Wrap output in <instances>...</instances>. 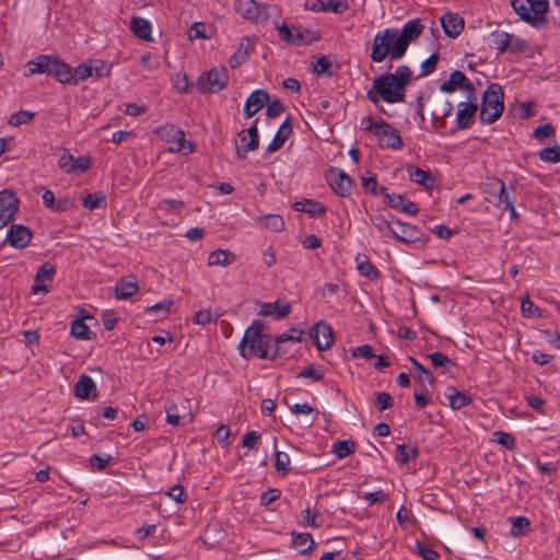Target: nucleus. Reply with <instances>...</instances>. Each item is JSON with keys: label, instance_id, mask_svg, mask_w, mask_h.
Wrapping results in <instances>:
<instances>
[{"label": "nucleus", "instance_id": "obj_1", "mask_svg": "<svg viewBox=\"0 0 560 560\" xmlns=\"http://www.w3.org/2000/svg\"><path fill=\"white\" fill-rule=\"evenodd\" d=\"M423 31L420 20H410L398 31L396 28H386L383 33L374 36L371 59L374 62H382L387 56L392 60L402 58L409 44L417 39Z\"/></svg>", "mask_w": 560, "mask_h": 560}, {"label": "nucleus", "instance_id": "obj_2", "mask_svg": "<svg viewBox=\"0 0 560 560\" xmlns=\"http://www.w3.org/2000/svg\"><path fill=\"white\" fill-rule=\"evenodd\" d=\"M412 78L408 66H399L394 73H384L373 79L368 98L376 104L378 101L394 104L405 102L406 86Z\"/></svg>", "mask_w": 560, "mask_h": 560}, {"label": "nucleus", "instance_id": "obj_3", "mask_svg": "<svg viewBox=\"0 0 560 560\" xmlns=\"http://www.w3.org/2000/svg\"><path fill=\"white\" fill-rule=\"evenodd\" d=\"M264 324L259 319L246 328L244 336L238 345L240 355L244 359L259 358L275 360V343L270 335L262 332Z\"/></svg>", "mask_w": 560, "mask_h": 560}, {"label": "nucleus", "instance_id": "obj_4", "mask_svg": "<svg viewBox=\"0 0 560 560\" xmlns=\"http://www.w3.org/2000/svg\"><path fill=\"white\" fill-rule=\"evenodd\" d=\"M361 127L363 130L372 131L380 139L381 147H386L393 150H397L402 147L401 137L397 129L383 120L376 121L371 116L363 117L361 120Z\"/></svg>", "mask_w": 560, "mask_h": 560}, {"label": "nucleus", "instance_id": "obj_5", "mask_svg": "<svg viewBox=\"0 0 560 560\" xmlns=\"http://www.w3.org/2000/svg\"><path fill=\"white\" fill-rule=\"evenodd\" d=\"M515 13L533 26L545 23V15L548 12V0H511Z\"/></svg>", "mask_w": 560, "mask_h": 560}, {"label": "nucleus", "instance_id": "obj_6", "mask_svg": "<svg viewBox=\"0 0 560 560\" xmlns=\"http://www.w3.org/2000/svg\"><path fill=\"white\" fill-rule=\"evenodd\" d=\"M456 89L462 90L467 96V100L464 102H459L458 105H477L476 103L478 98L476 90L472 83L459 70L453 71L450 74L448 80L443 82L440 86V90L445 93H452Z\"/></svg>", "mask_w": 560, "mask_h": 560}, {"label": "nucleus", "instance_id": "obj_7", "mask_svg": "<svg viewBox=\"0 0 560 560\" xmlns=\"http://www.w3.org/2000/svg\"><path fill=\"white\" fill-rule=\"evenodd\" d=\"M228 82L229 74L226 68H213L198 78L196 89L202 94L217 93L224 89Z\"/></svg>", "mask_w": 560, "mask_h": 560}, {"label": "nucleus", "instance_id": "obj_8", "mask_svg": "<svg viewBox=\"0 0 560 560\" xmlns=\"http://www.w3.org/2000/svg\"><path fill=\"white\" fill-rule=\"evenodd\" d=\"M396 229L393 238L405 244L424 246L429 237L416 225L395 220Z\"/></svg>", "mask_w": 560, "mask_h": 560}, {"label": "nucleus", "instance_id": "obj_9", "mask_svg": "<svg viewBox=\"0 0 560 560\" xmlns=\"http://www.w3.org/2000/svg\"><path fill=\"white\" fill-rule=\"evenodd\" d=\"M19 210V199L14 191L3 189L0 191V230L7 226Z\"/></svg>", "mask_w": 560, "mask_h": 560}, {"label": "nucleus", "instance_id": "obj_10", "mask_svg": "<svg viewBox=\"0 0 560 560\" xmlns=\"http://www.w3.org/2000/svg\"><path fill=\"white\" fill-rule=\"evenodd\" d=\"M235 11L243 18L250 21H266L268 19V10L271 8L267 4H258L254 0H236Z\"/></svg>", "mask_w": 560, "mask_h": 560}, {"label": "nucleus", "instance_id": "obj_11", "mask_svg": "<svg viewBox=\"0 0 560 560\" xmlns=\"http://www.w3.org/2000/svg\"><path fill=\"white\" fill-rule=\"evenodd\" d=\"M257 315L270 317L273 320H280L291 313V304L287 301L277 300L275 302H257Z\"/></svg>", "mask_w": 560, "mask_h": 560}, {"label": "nucleus", "instance_id": "obj_12", "mask_svg": "<svg viewBox=\"0 0 560 560\" xmlns=\"http://www.w3.org/2000/svg\"><path fill=\"white\" fill-rule=\"evenodd\" d=\"M310 337L318 350L331 348L335 340L331 326L324 320H319L310 329Z\"/></svg>", "mask_w": 560, "mask_h": 560}, {"label": "nucleus", "instance_id": "obj_13", "mask_svg": "<svg viewBox=\"0 0 560 560\" xmlns=\"http://www.w3.org/2000/svg\"><path fill=\"white\" fill-rule=\"evenodd\" d=\"M33 238V232L23 224H12L7 232L4 242L18 249L25 248Z\"/></svg>", "mask_w": 560, "mask_h": 560}, {"label": "nucleus", "instance_id": "obj_14", "mask_svg": "<svg viewBox=\"0 0 560 560\" xmlns=\"http://www.w3.org/2000/svg\"><path fill=\"white\" fill-rule=\"evenodd\" d=\"M328 182L332 190L341 197L351 195L353 183L346 172L339 168H331L328 175Z\"/></svg>", "mask_w": 560, "mask_h": 560}, {"label": "nucleus", "instance_id": "obj_15", "mask_svg": "<svg viewBox=\"0 0 560 560\" xmlns=\"http://www.w3.org/2000/svg\"><path fill=\"white\" fill-rule=\"evenodd\" d=\"M55 273V266L50 262H44L36 272L34 283L32 287V292L34 294L40 292L47 293L49 291V287L51 285Z\"/></svg>", "mask_w": 560, "mask_h": 560}, {"label": "nucleus", "instance_id": "obj_16", "mask_svg": "<svg viewBox=\"0 0 560 560\" xmlns=\"http://www.w3.org/2000/svg\"><path fill=\"white\" fill-rule=\"evenodd\" d=\"M185 402L188 400H183L180 405L171 404L165 408L166 412V422L173 427L180 425L183 421L187 420L190 422L192 420L191 412L188 410Z\"/></svg>", "mask_w": 560, "mask_h": 560}, {"label": "nucleus", "instance_id": "obj_17", "mask_svg": "<svg viewBox=\"0 0 560 560\" xmlns=\"http://www.w3.org/2000/svg\"><path fill=\"white\" fill-rule=\"evenodd\" d=\"M395 220L398 219L392 213H388L387 215L376 214L371 218L373 228H375L381 236L385 238H393L396 229Z\"/></svg>", "mask_w": 560, "mask_h": 560}, {"label": "nucleus", "instance_id": "obj_18", "mask_svg": "<svg viewBox=\"0 0 560 560\" xmlns=\"http://www.w3.org/2000/svg\"><path fill=\"white\" fill-rule=\"evenodd\" d=\"M441 25L448 37L456 38L464 30V20L457 13L448 12L441 16Z\"/></svg>", "mask_w": 560, "mask_h": 560}, {"label": "nucleus", "instance_id": "obj_19", "mask_svg": "<svg viewBox=\"0 0 560 560\" xmlns=\"http://www.w3.org/2000/svg\"><path fill=\"white\" fill-rule=\"evenodd\" d=\"M242 131L246 132V135L248 136V142H245V137L242 138V145L237 148V156L240 159H245L248 152L256 150L259 145L257 119L249 128Z\"/></svg>", "mask_w": 560, "mask_h": 560}, {"label": "nucleus", "instance_id": "obj_20", "mask_svg": "<svg viewBox=\"0 0 560 560\" xmlns=\"http://www.w3.org/2000/svg\"><path fill=\"white\" fill-rule=\"evenodd\" d=\"M445 397L448 405L454 410H459L472 404L474 398L469 392H458L454 387H447Z\"/></svg>", "mask_w": 560, "mask_h": 560}, {"label": "nucleus", "instance_id": "obj_21", "mask_svg": "<svg viewBox=\"0 0 560 560\" xmlns=\"http://www.w3.org/2000/svg\"><path fill=\"white\" fill-rule=\"evenodd\" d=\"M74 395L81 400L96 397L95 382L89 375L81 374L75 384Z\"/></svg>", "mask_w": 560, "mask_h": 560}, {"label": "nucleus", "instance_id": "obj_22", "mask_svg": "<svg viewBox=\"0 0 560 560\" xmlns=\"http://www.w3.org/2000/svg\"><path fill=\"white\" fill-rule=\"evenodd\" d=\"M255 44L254 42L248 38L244 37L242 38L238 48L236 51L231 56L229 63L232 68H236L243 62H245L249 56V54L254 50Z\"/></svg>", "mask_w": 560, "mask_h": 560}, {"label": "nucleus", "instance_id": "obj_23", "mask_svg": "<svg viewBox=\"0 0 560 560\" xmlns=\"http://www.w3.org/2000/svg\"><path fill=\"white\" fill-rule=\"evenodd\" d=\"M303 330L299 328H291L281 335H279L276 339H273L275 343V354L277 357L285 353V350H283L282 346L283 343L291 341V342H300L302 340Z\"/></svg>", "mask_w": 560, "mask_h": 560}, {"label": "nucleus", "instance_id": "obj_24", "mask_svg": "<svg viewBox=\"0 0 560 560\" xmlns=\"http://www.w3.org/2000/svg\"><path fill=\"white\" fill-rule=\"evenodd\" d=\"M294 209L300 212L308 213L314 218H323L326 214V207L313 199H303L294 203Z\"/></svg>", "mask_w": 560, "mask_h": 560}, {"label": "nucleus", "instance_id": "obj_25", "mask_svg": "<svg viewBox=\"0 0 560 560\" xmlns=\"http://www.w3.org/2000/svg\"><path fill=\"white\" fill-rule=\"evenodd\" d=\"M49 74L61 83H71L72 68L59 58L52 57Z\"/></svg>", "mask_w": 560, "mask_h": 560}, {"label": "nucleus", "instance_id": "obj_26", "mask_svg": "<svg viewBox=\"0 0 560 560\" xmlns=\"http://www.w3.org/2000/svg\"><path fill=\"white\" fill-rule=\"evenodd\" d=\"M492 189L497 192V206L503 205L504 207H511L515 202V190L511 188L509 191L501 179H495L491 185Z\"/></svg>", "mask_w": 560, "mask_h": 560}, {"label": "nucleus", "instance_id": "obj_27", "mask_svg": "<svg viewBox=\"0 0 560 560\" xmlns=\"http://www.w3.org/2000/svg\"><path fill=\"white\" fill-rule=\"evenodd\" d=\"M407 172L410 180L420 184L427 188L433 187L435 178L430 171L422 170L418 166H408Z\"/></svg>", "mask_w": 560, "mask_h": 560}, {"label": "nucleus", "instance_id": "obj_28", "mask_svg": "<svg viewBox=\"0 0 560 560\" xmlns=\"http://www.w3.org/2000/svg\"><path fill=\"white\" fill-rule=\"evenodd\" d=\"M51 56L39 55L35 58V60H31L26 63L27 73L26 75H32L36 73H47L50 72L51 67Z\"/></svg>", "mask_w": 560, "mask_h": 560}, {"label": "nucleus", "instance_id": "obj_29", "mask_svg": "<svg viewBox=\"0 0 560 560\" xmlns=\"http://www.w3.org/2000/svg\"><path fill=\"white\" fill-rule=\"evenodd\" d=\"M130 30L135 36L142 40H151V23L140 16H135L130 21Z\"/></svg>", "mask_w": 560, "mask_h": 560}, {"label": "nucleus", "instance_id": "obj_30", "mask_svg": "<svg viewBox=\"0 0 560 560\" xmlns=\"http://www.w3.org/2000/svg\"><path fill=\"white\" fill-rule=\"evenodd\" d=\"M481 105H504V93L497 83H491L482 93Z\"/></svg>", "mask_w": 560, "mask_h": 560}, {"label": "nucleus", "instance_id": "obj_31", "mask_svg": "<svg viewBox=\"0 0 560 560\" xmlns=\"http://www.w3.org/2000/svg\"><path fill=\"white\" fill-rule=\"evenodd\" d=\"M314 546L315 542L310 533H292V547L300 553L310 552Z\"/></svg>", "mask_w": 560, "mask_h": 560}, {"label": "nucleus", "instance_id": "obj_32", "mask_svg": "<svg viewBox=\"0 0 560 560\" xmlns=\"http://www.w3.org/2000/svg\"><path fill=\"white\" fill-rule=\"evenodd\" d=\"M236 256L226 249H215L209 254L208 265L209 266H221L225 267L235 261Z\"/></svg>", "mask_w": 560, "mask_h": 560}, {"label": "nucleus", "instance_id": "obj_33", "mask_svg": "<svg viewBox=\"0 0 560 560\" xmlns=\"http://www.w3.org/2000/svg\"><path fill=\"white\" fill-rule=\"evenodd\" d=\"M355 261L361 276L371 280H377L381 277V272L373 266L366 255H358Z\"/></svg>", "mask_w": 560, "mask_h": 560}, {"label": "nucleus", "instance_id": "obj_34", "mask_svg": "<svg viewBox=\"0 0 560 560\" xmlns=\"http://www.w3.org/2000/svg\"><path fill=\"white\" fill-rule=\"evenodd\" d=\"M291 132H292V128H291V126H290V124H289V121L287 119L279 127V129L276 132L273 139L268 144L267 150L269 152H275V151L279 150L284 144V142L287 141V139L289 138Z\"/></svg>", "mask_w": 560, "mask_h": 560}, {"label": "nucleus", "instance_id": "obj_35", "mask_svg": "<svg viewBox=\"0 0 560 560\" xmlns=\"http://www.w3.org/2000/svg\"><path fill=\"white\" fill-rule=\"evenodd\" d=\"M70 334L78 340H92L95 338V334L91 331L89 326L81 318L74 319L71 323Z\"/></svg>", "mask_w": 560, "mask_h": 560}, {"label": "nucleus", "instance_id": "obj_36", "mask_svg": "<svg viewBox=\"0 0 560 560\" xmlns=\"http://www.w3.org/2000/svg\"><path fill=\"white\" fill-rule=\"evenodd\" d=\"M176 138H174V141L168 147V150L171 152L182 153V154H189L194 151V144L190 141H187L185 138V132L182 129H178L176 132Z\"/></svg>", "mask_w": 560, "mask_h": 560}, {"label": "nucleus", "instance_id": "obj_37", "mask_svg": "<svg viewBox=\"0 0 560 560\" xmlns=\"http://www.w3.org/2000/svg\"><path fill=\"white\" fill-rule=\"evenodd\" d=\"M139 291L137 282L120 280L115 285V296L117 300H127Z\"/></svg>", "mask_w": 560, "mask_h": 560}, {"label": "nucleus", "instance_id": "obj_38", "mask_svg": "<svg viewBox=\"0 0 560 560\" xmlns=\"http://www.w3.org/2000/svg\"><path fill=\"white\" fill-rule=\"evenodd\" d=\"M511 39L512 34L504 31H494L491 33L492 46L500 52L509 51V48H511Z\"/></svg>", "mask_w": 560, "mask_h": 560}, {"label": "nucleus", "instance_id": "obj_39", "mask_svg": "<svg viewBox=\"0 0 560 560\" xmlns=\"http://www.w3.org/2000/svg\"><path fill=\"white\" fill-rule=\"evenodd\" d=\"M511 524L510 534L513 537L526 535L530 529V522L525 516L512 517Z\"/></svg>", "mask_w": 560, "mask_h": 560}, {"label": "nucleus", "instance_id": "obj_40", "mask_svg": "<svg viewBox=\"0 0 560 560\" xmlns=\"http://www.w3.org/2000/svg\"><path fill=\"white\" fill-rule=\"evenodd\" d=\"M172 306H173V301L164 300V301H161L152 306L145 307L144 313L148 315H154L155 320H156V319H161V318L165 317L170 313Z\"/></svg>", "mask_w": 560, "mask_h": 560}, {"label": "nucleus", "instance_id": "obj_41", "mask_svg": "<svg viewBox=\"0 0 560 560\" xmlns=\"http://www.w3.org/2000/svg\"><path fill=\"white\" fill-rule=\"evenodd\" d=\"M82 206L88 210H95L106 206V196L103 192L88 194L82 199Z\"/></svg>", "mask_w": 560, "mask_h": 560}, {"label": "nucleus", "instance_id": "obj_42", "mask_svg": "<svg viewBox=\"0 0 560 560\" xmlns=\"http://www.w3.org/2000/svg\"><path fill=\"white\" fill-rule=\"evenodd\" d=\"M396 459L401 464H408L409 462L416 459L419 455V450L417 447H407L406 444H397L396 445Z\"/></svg>", "mask_w": 560, "mask_h": 560}, {"label": "nucleus", "instance_id": "obj_43", "mask_svg": "<svg viewBox=\"0 0 560 560\" xmlns=\"http://www.w3.org/2000/svg\"><path fill=\"white\" fill-rule=\"evenodd\" d=\"M539 160L545 163H559L560 162V144L544 148L538 153Z\"/></svg>", "mask_w": 560, "mask_h": 560}, {"label": "nucleus", "instance_id": "obj_44", "mask_svg": "<svg viewBox=\"0 0 560 560\" xmlns=\"http://www.w3.org/2000/svg\"><path fill=\"white\" fill-rule=\"evenodd\" d=\"M354 443L352 441H337L332 445V453L338 458H345L354 453Z\"/></svg>", "mask_w": 560, "mask_h": 560}, {"label": "nucleus", "instance_id": "obj_45", "mask_svg": "<svg viewBox=\"0 0 560 560\" xmlns=\"http://www.w3.org/2000/svg\"><path fill=\"white\" fill-rule=\"evenodd\" d=\"M479 107H460L456 114V124L458 128H467L470 119Z\"/></svg>", "mask_w": 560, "mask_h": 560}, {"label": "nucleus", "instance_id": "obj_46", "mask_svg": "<svg viewBox=\"0 0 560 560\" xmlns=\"http://www.w3.org/2000/svg\"><path fill=\"white\" fill-rule=\"evenodd\" d=\"M178 131V128H176L174 125H163L158 127L154 130V133L156 137H159L161 140L168 143V145L172 144L174 141V138H176V132Z\"/></svg>", "mask_w": 560, "mask_h": 560}, {"label": "nucleus", "instance_id": "obj_47", "mask_svg": "<svg viewBox=\"0 0 560 560\" xmlns=\"http://www.w3.org/2000/svg\"><path fill=\"white\" fill-rule=\"evenodd\" d=\"M504 107H480V119L485 124L497 121L503 114Z\"/></svg>", "mask_w": 560, "mask_h": 560}, {"label": "nucleus", "instance_id": "obj_48", "mask_svg": "<svg viewBox=\"0 0 560 560\" xmlns=\"http://www.w3.org/2000/svg\"><path fill=\"white\" fill-rule=\"evenodd\" d=\"M93 68L91 65L82 63L75 69H72V78L70 84H78L80 81H84L92 77Z\"/></svg>", "mask_w": 560, "mask_h": 560}, {"label": "nucleus", "instance_id": "obj_49", "mask_svg": "<svg viewBox=\"0 0 560 560\" xmlns=\"http://www.w3.org/2000/svg\"><path fill=\"white\" fill-rule=\"evenodd\" d=\"M290 456L285 452L276 451L275 468L278 472L285 475L290 471Z\"/></svg>", "mask_w": 560, "mask_h": 560}, {"label": "nucleus", "instance_id": "obj_50", "mask_svg": "<svg viewBox=\"0 0 560 560\" xmlns=\"http://www.w3.org/2000/svg\"><path fill=\"white\" fill-rule=\"evenodd\" d=\"M219 318V315H213L210 308L200 310L194 315V324L206 326L210 323H215Z\"/></svg>", "mask_w": 560, "mask_h": 560}, {"label": "nucleus", "instance_id": "obj_51", "mask_svg": "<svg viewBox=\"0 0 560 560\" xmlns=\"http://www.w3.org/2000/svg\"><path fill=\"white\" fill-rule=\"evenodd\" d=\"M265 228L272 232H280L284 228L283 219L278 214H267L261 218Z\"/></svg>", "mask_w": 560, "mask_h": 560}, {"label": "nucleus", "instance_id": "obj_52", "mask_svg": "<svg viewBox=\"0 0 560 560\" xmlns=\"http://www.w3.org/2000/svg\"><path fill=\"white\" fill-rule=\"evenodd\" d=\"M270 95L266 90L254 91L246 100L244 105H268Z\"/></svg>", "mask_w": 560, "mask_h": 560}, {"label": "nucleus", "instance_id": "obj_53", "mask_svg": "<svg viewBox=\"0 0 560 560\" xmlns=\"http://www.w3.org/2000/svg\"><path fill=\"white\" fill-rule=\"evenodd\" d=\"M382 196H384L386 205H388L393 209L400 210V207L404 205L405 197L399 194H389L387 188L381 187Z\"/></svg>", "mask_w": 560, "mask_h": 560}, {"label": "nucleus", "instance_id": "obj_54", "mask_svg": "<svg viewBox=\"0 0 560 560\" xmlns=\"http://www.w3.org/2000/svg\"><path fill=\"white\" fill-rule=\"evenodd\" d=\"M362 187L365 192L372 196L382 195L381 187H378L377 179L375 175L372 176H362L361 178Z\"/></svg>", "mask_w": 560, "mask_h": 560}, {"label": "nucleus", "instance_id": "obj_55", "mask_svg": "<svg viewBox=\"0 0 560 560\" xmlns=\"http://www.w3.org/2000/svg\"><path fill=\"white\" fill-rule=\"evenodd\" d=\"M299 377L311 378L318 382L324 377V370L320 366L308 365L299 373Z\"/></svg>", "mask_w": 560, "mask_h": 560}, {"label": "nucleus", "instance_id": "obj_56", "mask_svg": "<svg viewBox=\"0 0 560 560\" xmlns=\"http://www.w3.org/2000/svg\"><path fill=\"white\" fill-rule=\"evenodd\" d=\"M556 133V129L551 124H545L537 126L534 129L533 137L538 140L542 141L546 138L552 137Z\"/></svg>", "mask_w": 560, "mask_h": 560}, {"label": "nucleus", "instance_id": "obj_57", "mask_svg": "<svg viewBox=\"0 0 560 560\" xmlns=\"http://www.w3.org/2000/svg\"><path fill=\"white\" fill-rule=\"evenodd\" d=\"M34 116H35V113L21 109V110L14 113L13 115H11L9 122L12 126H20L22 124H26L30 120H32Z\"/></svg>", "mask_w": 560, "mask_h": 560}, {"label": "nucleus", "instance_id": "obj_58", "mask_svg": "<svg viewBox=\"0 0 560 560\" xmlns=\"http://www.w3.org/2000/svg\"><path fill=\"white\" fill-rule=\"evenodd\" d=\"M361 499L369 502L370 505L376 503H383L387 500V494L383 490H376L372 492H364L360 495Z\"/></svg>", "mask_w": 560, "mask_h": 560}, {"label": "nucleus", "instance_id": "obj_59", "mask_svg": "<svg viewBox=\"0 0 560 560\" xmlns=\"http://www.w3.org/2000/svg\"><path fill=\"white\" fill-rule=\"evenodd\" d=\"M428 358L434 368H447L453 364L451 359L440 351L428 354Z\"/></svg>", "mask_w": 560, "mask_h": 560}, {"label": "nucleus", "instance_id": "obj_60", "mask_svg": "<svg viewBox=\"0 0 560 560\" xmlns=\"http://www.w3.org/2000/svg\"><path fill=\"white\" fill-rule=\"evenodd\" d=\"M493 435L497 438V442L508 450H514L516 446L515 439L512 434L503 431H495Z\"/></svg>", "mask_w": 560, "mask_h": 560}, {"label": "nucleus", "instance_id": "obj_61", "mask_svg": "<svg viewBox=\"0 0 560 560\" xmlns=\"http://www.w3.org/2000/svg\"><path fill=\"white\" fill-rule=\"evenodd\" d=\"M411 361V364L413 365V368H416L419 372L417 378L420 381V382H429L430 384H433L434 383V377L432 375V373L425 369L418 360L411 358L410 359Z\"/></svg>", "mask_w": 560, "mask_h": 560}, {"label": "nucleus", "instance_id": "obj_62", "mask_svg": "<svg viewBox=\"0 0 560 560\" xmlns=\"http://www.w3.org/2000/svg\"><path fill=\"white\" fill-rule=\"evenodd\" d=\"M112 459H113L112 455H108V454H106V455L94 454L90 457V465L94 469L103 470L107 467V465L110 463Z\"/></svg>", "mask_w": 560, "mask_h": 560}, {"label": "nucleus", "instance_id": "obj_63", "mask_svg": "<svg viewBox=\"0 0 560 560\" xmlns=\"http://www.w3.org/2000/svg\"><path fill=\"white\" fill-rule=\"evenodd\" d=\"M394 404L393 397L385 392H380L376 394L375 407L380 411H384L390 408Z\"/></svg>", "mask_w": 560, "mask_h": 560}, {"label": "nucleus", "instance_id": "obj_64", "mask_svg": "<svg viewBox=\"0 0 560 560\" xmlns=\"http://www.w3.org/2000/svg\"><path fill=\"white\" fill-rule=\"evenodd\" d=\"M418 553L423 560H438L439 553L430 546L417 541L416 544Z\"/></svg>", "mask_w": 560, "mask_h": 560}]
</instances>
